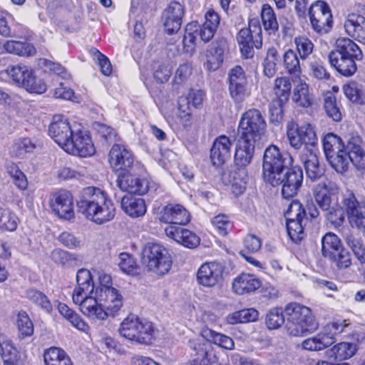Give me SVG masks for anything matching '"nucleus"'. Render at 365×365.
<instances>
[{
    "label": "nucleus",
    "mask_w": 365,
    "mask_h": 365,
    "mask_svg": "<svg viewBox=\"0 0 365 365\" xmlns=\"http://www.w3.org/2000/svg\"><path fill=\"white\" fill-rule=\"evenodd\" d=\"M78 210L86 220L98 225L113 220L116 208L109 195L99 187L88 186L77 202Z\"/></svg>",
    "instance_id": "1"
},
{
    "label": "nucleus",
    "mask_w": 365,
    "mask_h": 365,
    "mask_svg": "<svg viewBox=\"0 0 365 365\" xmlns=\"http://www.w3.org/2000/svg\"><path fill=\"white\" fill-rule=\"evenodd\" d=\"M202 335L207 340L190 339L188 341L190 365L217 364L219 359L212 344L227 350H232L235 348V343L231 337L211 329H204Z\"/></svg>",
    "instance_id": "2"
},
{
    "label": "nucleus",
    "mask_w": 365,
    "mask_h": 365,
    "mask_svg": "<svg viewBox=\"0 0 365 365\" xmlns=\"http://www.w3.org/2000/svg\"><path fill=\"white\" fill-rule=\"evenodd\" d=\"M328 58L331 67L347 78L357 71L356 62L362 60L363 53L355 41L349 37H341L336 39Z\"/></svg>",
    "instance_id": "3"
},
{
    "label": "nucleus",
    "mask_w": 365,
    "mask_h": 365,
    "mask_svg": "<svg viewBox=\"0 0 365 365\" xmlns=\"http://www.w3.org/2000/svg\"><path fill=\"white\" fill-rule=\"evenodd\" d=\"M284 314L289 324L287 330L292 336H298L312 333L318 327L312 310L300 303H288L284 307Z\"/></svg>",
    "instance_id": "4"
},
{
    "label": "nucleus",
    "mask_w": 365,
    "mask_h": 365,
    "mask_svg": "<svg viewBox=\"0 0 365 365\" xmlns=\"http://www.w3.org/2000/svg\"><path fill=\"white\" fill-rule=\"evenodd\" d=\"M294 163L292 155L288 152H282L274 145L268 146L264 153L262 163V177L265 182L270 185L280 182L279 175Z\"/></svg>",
    "instance_id": "5"
},
{
    "label": "nucleus",
    "mask_w": 365,
    "mask_h": 365,
    "mask_svg": "<svg viewBox=\"0 0 365 365\" xmlns=\"http://www.w3.org/2000/svg\"><path fill=\"white\" fill-rule=\"evenodd\" d=\"M117 185L123 192H128L131 195L143 196L148 195L153 197L159 189V184L155 182L151 178L140 173H135L134 170L118 174Z\"/></svg>",
    "instance_id": "6"
},
{
    "label": "nucleus",
    "mask_w": 365,
    "mask_h": 365,
    "mask_svg": "<svg viewBox=\"0 0 365 365\" xmlns=\"http://www.w3.org/2000/svg\"><path fill=\"white\" fill-rule=\"evenodd\" d=\"M236 39L242 56L245 59L253 58L254 49L262 47V29L259 19L257 17L250 18L247 26L237 32Z\"/></svg>",
    "instance_id": "7"
},
{
    "label": "nucleus",
    "mask_w": 365,
    "mask_h": 365,
    "mask_svg": "<svg viewBox=\"0 0 365 365\" xmlns=\"http://www.w3.org/2000/svg\"><path fill=\"white\" fill-rule=\"evenodd\" d=\"M143 260L148 271L159 276L167 274L173 264L168 250L156 242H148L145 245Z\"/></svg>",
    "instance_id": "8"
},
{
    "label": "nucleus",
    "mask_w": 365,
    "mask_h": 365,
    "mask_svg": "<svg viewBox=\"0 0 365 365\" xmlns=\"http://www.w3.org/2000/svg\"><path fill=\"white\" fill-rule=\"evenodd\" d=\"M6 73L12 81L31 93L42 94L46 91V84L34 75L33 70L24 63L10 65Z\"/></svg>",
    "instance_id": "9"
},
{
    "label": "nucleus",
    "mask_w": 365,
    "mask_h": 365,
    "mask_svg": "<svg viewBox=\"0 0 365 365\" xmlns=\"http://www.w3.org/2000/svg\"><path fill=\"white\" fill-rule=\"evenodd\" d=\"M287 136L290 145L295 150H299L302 145H304V150H314L317 145L314 126L309 122L301 124L289 122L287 125Z\"/></svg>",
    "instance_id": "10"
},
{
    "label": "nucleus",
    "mask_w": 365,
    "mask_h": 365,
    "mask_svg": "<svg viewBox=\"0 0 365 365\" xmlns=\"http://www.w3.org/2000/svg\"><path fill=\"white\" fill-rule=\"evenodd\" d=\"M307 14L312 29L319 35L328 34L333 28L331 9L324 0H316L308 7Z\"/></svg>",
    "instance_id": "11"
},
{
    "label": "nucleus",
    "mask_w": 365,
    "mask_h": 365,
    "mask_svg": "<svg viewBox=\"0 0 365 365\" xmlns=\"http://www.w3.org/2000/svg\"><path fill=\"white\" fill-rule=\"evenodd\" d=\"M266 127L261 112L258 109L250 108L240 118L238 126L240 136L257 140L264 133Z\"/></svg>",
    "instance_id": "12"
},
{
    "label": "nucleus",
    "mask_w": 365,
    "mask_h": 365,
    "mask_svg": "<svg viewBox=\"0 0 365 365\" xmlns=\"http://www.w3.org/2000/svg\"><path fill=\"white\" fill-rule=\"evenodd\" d=\"M157 219L160 223L167 225L166 227H178L188 225L191 214L182 205L170 202L158 208Z\"/></svg>",
    "instance_id": "13"
},
{
    "label": "nucleus",
    "mask_w": 365,
    "mask_h": 365,
    "mask_svg": "<svg viewBox=\"0 0 365 365\" xmlns=\"http://www.w3.org/2000/svg\"><path fill=\"white\" fill-rule=\"evenodd\" d=\"M108 163L115 173L124 175L134 169L135 157L126 145L115 143L109 151Z\"/></svg>",
    "instance_id": "14"
},
{
    "label": "nucleus",
    "mask_w": 365,
    "mask_h": 365,
    "mask_svg": "<svg viewBox=\"0 0 365 365\" xmlns=\"http://www.w3.org/2000/svg\"><path fill=\"white\" fill-rule=\"evenodd\" d=\"M229 92L235 103H242L250 96L247 78L242 66L237 65L228 73Z\"/></svg>",
    "instance_id": "15"
},
{
    "label": "nucleus",
    "mask_w": 365,
    "mask_h": 365,
    "mask_svg": "<svg viewBox=\"0 0 365 365\" xmlns=\"http://www.w3.org/2000/svg\"><path fill=\"white\" fill-rule=\"evenodd\" d=\"M304 180L303 170L298 165L293 164L287 168L286 173L279 175L280 182L277 185H272L278 187L282 185V195L285 199L292 198L295 196L302 186Z\"/></svg>",
    "instance_id": "16"
},
{
    "label": "nucleus",
    "mask_w": 365,
    "mask_h": 365,
    "mask_svg": "<svg viewBox=\"0 0 365 365\" xmlns=\"http://www.w3.org/2000/svg\"><path fill=\"white\" fill-rule=\"evenodd\" d=\"M49 205L61 219L71 221L75 218L73 196L69 191L59 190L51 195Z\"/></svg>",
    "instance_id": "17"
},
{
    "label": "nucleus",
    "mask_w": 365,
    "mask_h": 365,
    "mask_svg": "<svg viewBox=\"0 0 365 365\" xmlns=\"http://www.w3.org/2000/svg\"><path fill=\"white\" fill-rule=\"evenodd\" d=\"M64 150L80 157H89L96 153V148L88 131L76 129Z\"/></svg>",
    "instance_id": "18"
},
{
    "label": "nucleus",
    "mask_w": 365,
    "mask_h": 365,
    "mask_svg": "<svg viewBox=\"0 0 365 365\" xmlns=\"http://www.w3.org/2000/svg\"><path fill=\"white\" fill-rule=\"evenodd\" d=\"M225 266L219 262H207L198 268L196 279L197 283L205 287H214L223 280Z\"/></svg>",
    "instance_id": "19"
},
{
    "label": "nucleus",
    "mask_w": 365,
    "mask_h": 365,
    "mask_svg": "<svg viewBox=\"0 0 365 365\" xmlns=\"http://www.w3.org/2000/svg\"><path fill=\"white\" fill-rule=\"evenodd\" d=\"M74 131L68 120L61 115H53L48 130L49 136L63 150L66 147Z\"/></svg>",
    "instance_id": "20"
},
{
    "label": "nucleus",
    "mask_w": 365,
    "mask_h": 365,
    "mask_svg": "<svg viewBox=\"0 0 365 365\" xmlns=\"http://www.w3.org/2000/svg\"><path fill=\"white\" fill-rule=\"evenodd\" d=\"M313 196L317 205L322 210H327L339 202L337 186L330 182H321L312 189Z\"/></svg>",
    "instance_id": "21"
},
{
    "label": "nucleus",
    "mask_w": 365,
    "mask_h": 365,
    "mask_svg": "<svg viewBox=\"0 0 365 365\" xmlns=\"http://www.w3.org/2000/svg\"><path fill=\"white\" fill-rule=\"evenodd\" d=\"M77 284L72 294V299L75 304L79 307L88 299L93 297L95 285L91 272L86 269H81L76 274Z\"/></svg>",
    "instance_id": "22"
},
{
    "label": "nucleus",
    "mask_w": 365,
    "mask_h": 365,
    "mask_svg": "<svg viewBox=\"0 0 365 365\" xmlns=\"http://www.w3.org/2000/svg\"><path fill=\"white\" fill-rule=\"evenodd\" d=\"M177 108L176 116L168 117V123L172 128H182L186 131L190 130L194 125L195 118L188 99L183 96H180L178 99Z\"/></svg>",
    "instance_id": "23"
},
{
    "label": "nucleus",
    "mask_w": 365,
    "mask_h": 365,
    "mask_svg": "<svg viewBox=\"0 0 365 365\" xmlns=\"http://www.w3.org/2000/svg\"><path fill=\"white\" fill-rule=\"evenodd\" d=\"M343 203L349 222L358 228H365V202L359 201L351 192L344 197Z\"/></svg>",
    "instance_id": "24"
},
{
    "label": "nucleus",
    "mask_w": 365,
    "mask_h": 365,
    "mask_svg": "<svg viewBox=\"0 0 365 365\" xmlns=\"http://www.w3.org/2000/svg\"><path fill=\"white\" fill-rule=\"evenodd\" d=\"M185 226L165 227V235L176 243L185 248L190 250L195 249L200 244V237L195 232L186 228Z\"/></svg>",
    "instance_id": "25"
},
{
    "label": "nucleus",
    "mask_w": 365,
    "mask_h": 365,
    "mask_svg": "<svg viewBox=\"0 0 365 365\" xmlns=\"http://www.w3.org/2000/svg\"><path fill=\"white\" fill-rule=\"evenodd\" d=\"M232 141L225 135L217 136L210 148V158L214 166L223 165L230 158Z\"/></svg>",
    "instance_id": "26"
},
{
    "label": "nucleus",
    "mask_w": 365,
    "mask_h": 365,
    "mask_svg": "<svg viewBox=\"0 0 365 365\" xmlns=\"http://www.w3.org/2000/svg\"><path fill=\"white\" fill-rule=\"evenodd\" d=\"M345 33L354 41L365 45V16L356 12L348 14L344 19Z\"/></svg>",
    "instance_id": "27"
},
{
    "label": "nucleus",
    "mask_w": 365,
    "mask_h": 365,
    "mask_svg": "<svg viewBox=\"0 0 365 365\" xmlns=\"http://www.w3.org/2000/svg\"><path fill=\"white\" fill-rule=\"evenodd\" d=\"M262 285V280L257 275L242 272L233 279L232 289L237 295H246L255 293Z\"/></svg>",
    "instance_id": "28"
},
{
    "label": "nucleus",
    "mask_w": 365,
    "mask_h": 365,
    "mask_svg": "<svg viewBox=\"0 0 365 365\" xmlns=\"http://www.w3.org/2000/svg\"><path fill=\"white\" fill-rule=\"evenodd\" d=\"M228 48L229 43L225 37H218L212 43L205 63V67L207 71H215L222 66L225 53Z\"/></svg>",
    "instance_id": "29"
},
{
    "label": "nucleus",
    "mask_w": 365,
    "mask_h": 365,
    "mask_svg": "<svg viewBox=\"0 0 365 365\" xmlns=\"http://www.w3.org/2000/svg\"><path fill=\"white\" fill-rule=\"evenodd\" d=\"M256 140L240 136L235 147L234 163L235 166L247 167L253 158Z\"/></svg>",
    "instance_id": "30"
},
{
    "label": "nucleus",
    "mask_w": 365,
    "mask_h": 365,
    "mask_svg": "<svg viewBox=\"0 0 365 365\" xmlns=\"http://www.w3.org/2000/svg\"><path fill=\"white\" fill-rule=\"evenodd\" d=\"M292 101L294 106L299 109H308L314 104V96L309 89V84L302 79H299L294 84L291 94Z\"/></svg>",
    "instance_id": "31"
},
{
    "label": "nucleus",
    "mask_w": 365,
    "mask_h": 365,
    "mask_svg": "<svg viewBox=\"0 0 365 365\" xmlns=\"http://www.w3.org/2000/svg\"><path fill=\"white\" fill-rule=\"evenodd\" d=\"M300 160L304 164L308 178L316 180L324 175L325 168L320 164L318 155L314 149L304 150L300 155Z\"/></svg>",
    "instance_id": "32"
},
{
    "label": "nucleus",
    "mask_w": 365,
    "mask_h": 365,
    "mask_svg": "<svg viewBox=\"0 0 365 365\" xmlns=\"http://www.w3.org/2000/svg\"><path fill=\"white\" fill-rule=\"evenodd\" d=\"M79 309L83 315L93 321H104L108 317L103 302H100L96 296L88 297Z\"/></svg>",
    "instance_id": "33"
},
{
    "label": "nucleus",
    "mask_w": 365,
    "mask_h": 365,
    "mask_svg": "<svg viewBox=\"0 0 365 365\" xmlns=\"http://www.w3.org/2000/svg\"><path fill=\"white\" fill-rule=\"evenodd\" d=\"M363 140L359 135H352L346 146L350 161L358 169L365 168V150L362 148Z\"/></svg>",
    "instance_id": "34"
},
{
    "label": "nucleus",
    "mask_w": 365,
    "mask_h": 365,
    "mask_svg": "<svg viewBox=\"0 0 365 365\" xmlns=\"http://www.w3.org/2000/svg\"><path fill=\"white\" fill-rule=\"evenodd\" d=\"M56 309L59 314L68 322L71 326L86 334L90 331L88 324L79 314L69 307L66 303L58 302Z\"/></svg>",
    "instance_id": "35"
},
{
    "label": "nucleus",
    "mask_w": 365,
    "mask_h": 365,
    "mask_svg": "<svg viewBox=\"0 0 365 365\" xmlns=\"http://www.w3.org/2000/svg\"><path fill=\"white\" fill-rule=\"evenodd\" d=\"M234 170H230L227 173L224 172L222 178L225 179L228 176V182L232 185V192L235 195H240L245 192L247 188L248 174L247 167L235 166Z\"/></svg>",
    "instance_id": "36"
},
{
    "label": "nucleus",
    "mask_w": 365,
    "mask_h": 365,
    "mask_svg": "<svg viewBox=\"0 0 365 365\" xmlns=\"http://www.w3.org/2000/svg\"><path fill=\"white\" fill-rule=\"evenodd\" d=\"M121 207L124 212L132 218L143 217L147 212L145 200L133 195L123 196L121 199Z\"/></svg>",
    "instance_id": "37"
},
{
    "label": "nucleus",
    "mask_w": 365,
    "mask_h": 365,
    "mask_svg": "<svg viewBox=\"0 0 365 365\" xmlns=\"http://www.w3.org/2000/svg\"><path fill=\"white\" fill-rule=\"evenodd\" d=\"M97 298L100 302H103L108 316L117 315L123 305V297L117 289H110V292L102 294V296H98Z\"/></svg>",
    "instance_id": "38"
},
{
    "label": "nucleus",
    "mask_w": 365,
    "mask_h": 365,
    "mask_svg": "<svg viewBox=\"0 0 365 365\" xmlns=\"http://www.w3.org/2000/svg\"><path fill=\"white\" fill-rule=\"evenodd\" d=\"M158 329L154 323L146 319H140L139 328L135 344L150 346L154 343L156 339Z\"/></svg>",
    "instance_id": "39"
},
{
    "label": "nucleus",
    "mask_w": 365,
    "mask_h": 365,
    "mask_svg": "<svg viewBox=\"0 0 365 365\" xmlns=\"http://www.w3.org/2000/svg\"><path fill=\"white\" fill-rule=\"evenodd\" d=\"M282 65L286 73L293 80L300 79L302 70L299 58L297 53L292 48H289L283 54Z\"/></svg>",
    "instance_id": "40"
},
{
    "label": "nucleus",
    "mask_w": 365,
    "mask_h": 365,
    "mask_svg": "<svg viewBox=\"0 0 365 365\" xmlns=\"http://www.w3.org/2000/svg\"><path fill=\"white\" fill-rule=\"evenodd\" d=\"M260 19L265 32L268 35H276L279 30V23L274 9L268 3L262 5Z\"/></svg>",
    "instance_id": "41"
},
{
    "label": "nucleus",
    "mask_w": 365,
    "mask_h": 365,
    "mask_svg": "<svg viewBox=\"0 0 365 365\" xmlns=\"http://www.w3.org/2000/svg\"><path fill=\"white\" fill-rule=\"evenodd\" d=\"M140 319L137 315L129 314L120 324L118 329L120 335L128 341L134 343L135 337H137Z\"/></svg>",
    "instance_id": "42"
},
{
    "label": "nucleus",
    "mask_w": 365,
    "mask_h": 365,
    "mask_svg": "<svg viewBox=\"0 0 365 365\" xmlns=\"http://www.w3.org/2000/svg\"><path fill=\"white\" fill-rule=\"evenodd\" d=\"M43 361L46 365H73L67 353L57 346H51L44 350Z\"/></svg>",
    "instance_id": "43"
},
{
    "label": "nucleus",
    "mask_w": 365,
    "mask_h": 365,
    "mask_svg": "<svg viewBox=\"0 0 365 365\" xmlns=\"http://www.w3.org/2000/svg\"><path fill=\"white\" fill-rule=\"evenodd\" d=\"M4 48L6 52L19 56L29 57L36 53L34 44L27 41L9 40L4 43Z\"/></svg>",
    "instance_id": "44"
},
{
    "label": "nucleus",
    "mask_w": 365,
    "mask_h": 365,
    "mask_svg": "<svg viewBox=\"0 0 365 365\" xmlns=\"http://www.w3.org/2000/svg\"><path fill=\"white\" fill-rule=\"evenodd\" d=\"M342 91L347 100L355 105H365V91L363 86L355 81H350L342 86Z\"/></svg>",
    "instance_id": "45"
},
{
    "label": "nucleus",
    "mask_w": 365,
    "mask_h": 365,
    "mask_svg": "<svg viewBox=\"0 0 365 365\" xmlns=\"http://www.w3.org/2000/svg\"><path fill=\"white\" fill-rule=\"evenodd\" d=\"M292 85L289 76L277 77L272 86V91L274 99L288 103L292 94Z\"/></svg>",
    "instance_id": "46"
},
{
    "label": "nucleus",
    "mask_w": 365,
    "mask_h": 365,
    "mask_svg": "<svg viewBox=\"0 0 365 365\" xmlns=\"http://www.w3.org/2000/svg\"><path fill=\"white\" fill-rule=\"evenodd\" d=\"M16 327L17 329V336L20 340L31 337L34 334V322L28 313L24 310L18 312Z\"/></svg>",
    "instance_id": "47"
},
{
    "label": "nucleus",
    "mask_w": 365,
    "mask_h": 365,
    "mask_svg": "<svg viewBox=\"0 0 365 365\" xmlns=\"http://www.w3.org/2000/svg\"><path fill=\"white\" fill-rule=\"evenodd\" d=\"M324 108L327 115L335 122L342 119L341 106L337 101L336 96L331 91H327L324 95Z\"/></svg>",
    "instance_id": "48"
},
{
    "label": "nucleus",
    "mask_w": 365,
    "mask_h": 365,
    "mask_svg": "<svg viewBox=\"0 0 365 365\" xmlns=\"http://www.w3.org/2000/svg\"><path fill=\"white\" fill-rule=\"evenodd\" d=\"M343 247L339 237L333 232L326 233L322 238V253L324 257L329 258Z\"/></svg>",
    "instance_id": "49"
},
{
    "label": "nucleus",
    "mask_w": 365,
    "mask_h": 365,
    "mask_svg": "<svg viewBox=\"0 0 365 365\" xmlns=\"http://www.w3.org/2000/svg\"><path fill=\"white\" fill-rule=\"evenodd\" d=\"M118 266L120 269L127 275L137 277L141 273V267L136 259L128 252H121L119 255Z\"/></svg>",
    "instance_id": "50"
},
{
    "label": "nucleus",
    "mask_w": 365,
    "mask_h": 365,
    "mask_svg": "<svg viewBox=\"0 0 365 365\" xmlns=\"http://www.w3.org/2000/svg\"><path fill=\"white\" fill-rule=\"evenodd\" d=\"M20 220L9 208L0 207V232H11L16 230Z\"/></svg>",
    "instance_id": "51"
},
{
    "label": "nucleus",
    "mask_w": 365,
    "mask_h": 365,
    "mask_svg": "<svg viewBox=\"0 0 365 365\" xmlns=\"http://www.w3.org/2000/svg\"><path fill=\"white\" fill-rule=\"evenodd\" d=\"M199 29L197 21H191L186 25L182 39L183 49L186 53L195 51Z\"/></svg>",
    "instance_id": "52"
},
{
    "label": "nucleus",
    "mask_w": 365,
    "mask_h": 365,
    "mask_svg": "<svg viewBox=\"0 0 365 365\" xmlns=\"http://www.w3.org/2000/svg\"><path fill=\"white\" fill-rule=\"evenodd\" d=\"M304 219L286 220V227L289 238L294 243H300L306 237Z\"/></svg>",
    "instance_id": "53"
},
{
    "label": "nucleus",
    "mask_w": 365,
    "mask_h": 365,
    "mask_svg": "<svg viewBox=\"0 0 365 365\" xmlns=\"http://www.w3.org/2000/svg\"><path fill=\"white\" fill-rule=\"evenodd\" d=\"M211 224L217 233L222 236H227L233 229L234 222L229 215L220 213L211 219Z\"/></svg>",
    "instance_id": "54"
},
{
    "label": "nucleus",
    "mask_w": 365,
    "mask_h": 365,
    "mask_svg": "<svg viewBox=\"0 0 365 365\" xmlns=\"http://www.w3.org/2000/svg\"><path fill=\"white\" fill-rule=\"evenodd\" d=\"M349 324L347 320L341 317H334L331 321L324 326L321 333L324 335L326 338L330 337L334 344L335 342L334 336L341 333Z\"/></svg>",
    "instance_id": "55"
},
{
    "label": "nucleus",
    "mask_w": 365,
    "mask_h": 365,
    "mask_svg": "<svg viewBox=\"0 0 365 365\" xmlns=\"http://www.w3.org/2000/svg\"><path fill=\"white\" fill-rule=\"evenodd\" d=\"M345 145L342 139L334 133L327 134L323 139V149L327 159L340 152Z\"/></svg>",
    "instance_id": "56"
},
{
    "label": "nucleus",
    "mask_w": 365,
    "mask_h": 365,
    "mask_svg": "<svg viewBox=\"0 0 365 365\" xmlns=\"http://www.w3.org/2000/svg\"><path fill=\"white\" fill-rule=\"evenodd\" d=\"M356 351V346L350 342H340L330 350V356L336 361H343L351 358Z\"/></svg>",
    "instance_id": "57"
},
{
    "label": "nucleus",
    "mask_w": 365,
    "mask_h": 365,
    "mask_svg": "<svg viewBox=\"0 0 365 365\" xmlns=\"http://www.w3.org/2000/svg\"><path fill=\"white\" fill-rule=\"evenodd\" d=\"M329 163L337 173H344L348 170L349 165V154L346 146L340 150V152L334 153L327 159Z\"/></svg>",
    "instance_id": "58"
},
{
    "label": "nucleus",
    "mask_w": 365,
    "mask_h": 365,
    "mask_svg": "<svg viewBox=\"0 0 365 365\" xmlns=\"http://www.w3.org/2000/svg\"><path fill=\"white\" fill-rule=\"evenodd\" d=\"M333 344L330 337H324L321 332L315 337L308 338L302 342V348L308 351H321Z\"/></svg>",
    "instance_id": "59"
},
{
    "label": "nucleus",
    "mask_w": 365,
    "mask_h": 365,
    "mask_svg": "<svg viewBox=\"0 0 365 365\" xmlns=\"http://www.w3.org/2000/svg\"><path fill=\"white\" fill-rule=\"evenodd\" d=\"M26 297L32 303L36 304L44 312L49 314L52 312V304L48 297L42 292L31 289L26 292Z\"/></svg>",
    "instance_id": "60"
},
{
    "label": "nucleus",
    "mask_w": 365,
    "mask_h": 365,
    "mask_svg": "<svg viewBox=\"0 0 365 365\" xmlns=\"http://www.w3.org/2000/svg\"><path fill=\"white\" fill-rule=\"evenodd\" d=\"M6 169L16 187L21 190H26L29 185L28 180L19 166L14 163H9L6 165Z\"/></svg>",
    "instance_id": "61"
},
{
    "label": "nucleus",
    "mask_w": 365,
    "mask_h": 365,
    "mask_svg": "<svg viewBox=\"0 0 365 365\" xmlns=\"http://www.w3.org/2000/svg\"><path fill=\"white\" fill-rule=\"evenodd\" d=\"M287 102L272 98L269 106V120L274 125H279L284 117Z\"/></svg>",
    "instance_id": "62"
},
{
    "label": "nucleus",
    "mask_w": 365,
    "mask_h": 365,
    "mask_svg": "<svg viewBox=\"0 0 365 365\" xmlns=\"http://www.w3.org/2000/svg\"><path fill=\"white\" fill-rule=\"evenodd\" d=\"M90 53L98 64L101 73L106 76H110L113 73V67L108 57L96 48H91Z\"/></svg>",
    "instance_id": "63"
},
{
    "label": "nucleus",
    "mask_w": 365,
    "mask_h": 365,
    "mask_svg": "<svg viewBox=\"0 0 365 365\" xmlns=\"http://www.w3.org/2000/svg\"><path fill=\"white\" fill-rule=\"evenodd\" d=\"M323 211L327 212V219L334 227H339L344 224L345 220L344 210L339 202L329 209L324 210Z\"/></svg>",
    "instance_id": "64"
}]
</instances>
